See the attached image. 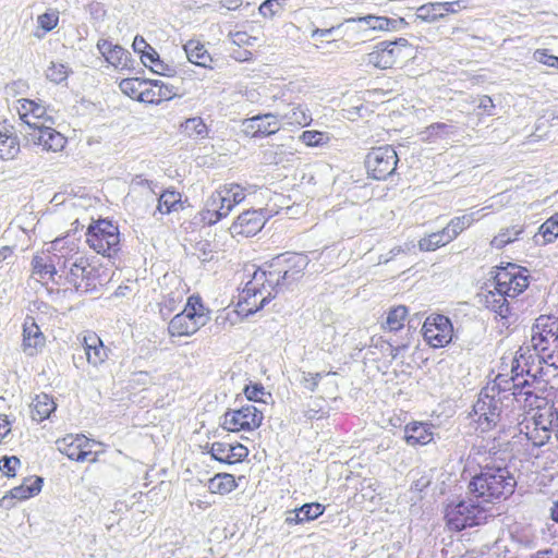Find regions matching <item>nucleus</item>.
<instances>
[{
    "label": "nucleus",
    "mask_w": 558,
    "mask_h": 558,
    "mask_svg": "<svg viewBox=\"0 0 558 558\" xmlns=\"http://www.w3.org/2000/svg\"><path fill=\"white\" fill-rule=\"evenodd\" d=\"M33 277L45 284L49 281L88 292L96 288L97 275L88 259L82 256L73 241L57 239L47 254L35 256L32 262Z\"/></svg>",
    "instance_id": "obj_1"
},
{
    "label": "nucleus",
    "mask_w": 558,
    "mask_h": 558,
    "mask_svg": "<svg viewBox=\"0 0 558 558\" xmlns=\"http://www.w3.org/2000/svg\"><path fill=\"white\" fill-rule=\"evenodd\" d=\"M472 454L480 466V472L469 483L470 493L483 502H494L511 496L517 480L508 466L497 460L496 452H482L480 448L474 447Z\"/></svg>",
    "instance_id": "obj_2"
},
{
    "label": "nucleus",
    "mask_w": 558,
    "mask_h": 558,
    "mask_svg": "<svg viewBox=\"0 0 558 558\" xmlns=\"http://www.w3.org/2000/svg\"><path fill=\"white\" fill-rule=\"evenodd\" d=\"M504 384H509L508 379L501 375L497 376L492 386L482 389L473 405L474 421L482 432L494 428L501 421L504 408L509 407L505 404V401L510 402V398Z\"/></svg>",
    "instance_id": "obj_3"
},
{
    "label": "nucleus",
    "mask_w": 558,
    "mask_h": 558,
    "mask_svg": "<svg viewBox=\"0 0 558 558\" xmlns=\"http://www.w3.org/2000/svg\"><path fill=\"white\" fill-rule=\"evenodd\" d=\"M531 347L534 355L529 359L537 360L538 364L558 367V318L541 315L532 327Z\"/></svg>",
    "instance_id": "obj_4"
},
{
    "label": "nucleus",
    "mask_w": 558,
    "mask_h": 558,
    "mask_svg": "<svg viewBox=\"0 0 558 558\" xmlns=\"http://www.w3.org/2000/svg\"><path fill=\"white\" fill-rule=\"evenodd\" d=\"M310 258L301 253H284L276 256L271 262L258 270L265 271L268 283L277 292L291 286L303 277Z\"/></svg>",
    "instance_id": "obj_5"
},
{
    "label": "nucleus",
    "mask_w": 558,
    "mask_h": 558,
    "mask_svg": "<svg viewBox=\"0 0 558 558\" xmlns=\"http://www.w3.org/2000/svg\"><path fill=\"white\" fill-rule=\"evenodd\" d=\"M277 293L275 288L268 283L265 271L255 269L238 295L236 312L244 316L254 314L270 302Z\"/></svg>",
    "instance_id": "obj_6"
},
{
    "label": "nucleus",
    "mask_w": 558,
    "mask_h": 558,
    "mask_svg": "<svg viewBox=\"0 0 558 558\" xmlns=\"http://www.w3.org/2000/svg\"><path fill=\"white\" fill-rule=\"evenodd\" d=\"M209 319V311L204 306L201 296L191 295L183 311L170 320L168 332L171 337L192 336L205 326Z\"/></svg>",
    "instance_id": "obj_7"
},
{
    "label": "nucleus",
    "mask_w": 558,
    "mask_h": 558,
    "mask_svg": "<svg viewBox=\"0 0 558 558\" xmlns=\"http://www.w3.org/2000/svg\"><path fill=\"white\" fill-rule=\"evenodd\" d=\"M245 199V191L239 184H225L215 191L206 203L204 220L209 225L226 218L233 207Z\"/></svg>",
    "instance_id": "obj_8"
},
{
    "label": "nucleus",
    "mask_w": 558,
    "mask_h": 558,
    "mask_svg": "<svg viewBox=\"0 0 558 558\" xmlns=\"http://www.w3.org/2000/svg\"><path fill=\"white\" fill-rule=\"evenodd\" d=\"M86 242L98 254L108 257L120 251V232L118 226L109 220H99L90 225L86 232Z\"/></svg>",
    "instance_id": "obj_9"
},
{
    "label": "nucleus",
    "mask_w": 558,
    "mask_h": 558,
    "mask_svg": "<svg viewBox=\"0 0 558 558\" xmlns=\"http://www.w3.org/2000/svg\"><path fill=\"white\" fill-rule=\"evenodd\" d=\"M445 520L450 530L462 531L468 527L481 525L487 520V511L484 507L472 500L448 505Z\"/></svg>",
    "instance_id": "obj_10"
},
{
    "label": "nucleus",
    "mask_w": 558,
    "mask_h": 558,
    "mask_svg": "<svg viewBox=\"0 0 558 558\" xmlns=\"http://www.w3.org/2000/svg\"><path fill=\"white\" fill-rule=\"evenodd\" d=\"M398 160L396 150L386 145L373 148L366 156L365 166L374 179L385 180L396 171Z\"/></svg>",
    "instance_id": "obj_11"
},
{
    "label": "nucleus",
    "mask_w": 558,
    "mask_h": 558,
    "mask_svg": "<svg viewBox=\"0 0 558 558\" xmlns=\"http://www.w3.org/2000/svg\"><path fill=\"white\" fill-rule=\"evenodd\" d=\"M264 415L256 407L247 404L239 410L225 413L222 427L229 432L254 430L263 422Z\"/></svg>",
    "instance_id": "obj_12"
},
{
    "label": "nucleus",
    "mask_w": 558,
    "mask_h": 558,
    "mask_svg": "<svg viewBox=\"0 0 558 558\" xmlns=\"http://www.w3.org/2000/svg\"><path fill=\"white\" fill-rule=\"evenodd\" d=\"M422 332L425 341L433 348H444L452 339L453 327L448 317L434 315L426 318Z\"/></svg>",
    "instance_id": "obj_13"
},
{
    "label": "nucleus",
    "mask_w": 558,
    "mask_h": 558,
    "mask_svg": "<svg viewBox=\"0 0 558 558\" xmlns=\"http://www.w3.org/2000/svg\"><path fill=\"white\" fill-rule=\"evenodd\" d=\"M496 286L499 291L509 299H514L521 294L529 286V277L515 265L502 269L495 277Z\"/></svg>",
    "instance_id": "obj_14"
},
{
    "label": "nucleus",
    "mask_w": 558,
    "mask_h": 558,
    "mask_svg": "<svg viewBox=\"0 0 558 558\" xmlns=\"http://www.w3.org/2000/svg\"><path fill=\"white\" fill-rule=\"evenodd\" d=\"M24 136L28 143L40 146L46 151H61L66 144V138L47 124L32 132H24Z\"/></svg>",
    "instance_id": "obj_15"
},
{
    "label": "nucleus",
    "mask_w": 558,
    "mask_h": 558,
    "mask_svg": "<svg viewBox=\"0 0 558 558\" xmlns=\"http://www.w3.org/2000/svg\"><path fill=\"white\" fill-rule=\"evenodd\" d=\"M16 110L21 120L27 126L25 132H32L33 130H37L43 125H46L47 122H52L51 118L47 116L46 108L41 104L34 100H17Z\"/></svg>",
    "instance_id": "obj_16"
},
{
    "label": "nucleus",
    "mask_w": 558,
    "mask_h": 558,
    "mask_svg": "<svg viewBox=\"0 0 558 558\" xmlns=\"http://www.w3.org/2000/svg\"><path fill=\"white\" fill-rule=\"evenodd\" d=\"M58 450L69 459L84 461L93 453V441L84 435H66L56 441Z\"/></svg>",
    "instance_id": "obj_17"
},
{
    "label": "nucleus",
    "mask_w": 558,
    "mask_h": 558,
    "mask_svg": "<svg viewBox=\"0 0 558 558\" xmlns=\"http://www.w3.org/2000/svg\"><path fill=\"white\" fill-rule=\"evenodd\" d=\"M266 222L262 210H246L238 216L236 220L230 227V233L235 236H253L257 234Z\"/></svg>",
    "instance_id": "obj_18"
},
{
    "label": "nucleus",
    "mask_w": 558,
    "mask_h": 558,
    "mask_svg": "<svg viewBox=\"0 0 558 558\" xmlns=\"http://www.w3.org/2000/svg\"><path fill=\"white\" fill-rule=\"evenodd\" d=\"M43 487V478L39 476L27 477L23 483L10 490V495H5L0 499V507H13V499L26 500L38 495Z\"/></svg>",
    "instance_id": "obj_19"
},
{
    "label": "nucleus",
    "mask_w": 558,
    "mask_h": 558,
    "mask_svg": "<svg viewBox=\"0 0 558 558\" xmlns=\"http://www.w3.org/2000/svg\"><path fill=\"white\" fill-rule=\"evenodd\" d=\"M400 59V49L387 41L378 43L366 56V63L378 69H390Z\"/></svg>",
    "instance_id": "obj_20"
},
{
    "label": "nucleus",
    "mask_w": 558,
    "mask_h": 558,
    "mask_svg": "<svg viewBox=\"0 0 558 558\" xmlns=\"http://www.w3.org/2000/svg\"><path fill=\"white\" fill-rule=\"evenodd\" d=\"M246 132L253 137L268 136L277 133L282 126L276 113L253 117L245 121Z\"/></svg>",
    "instance_id": "obj_21"
},
{
    "label": "nucleus",
    "mask_w": 558,
    "mask_h": 558,
    "mask_svg": "<svg viewBox=\"0 0 558 558\" xmlns=\"http://www.w3.org/2000/svg\"><path fill=\"white\" fill-rule=\"evenodd\" d=\"M281 126L304 128L313 121L310 109L302 104H289L284 110L278 111Z\"/></svg>",
    "instance_id": "obj_22"
},
{
    "label": "nucleus",
    "mask_w": 558,
    "mask_h": 558,
    "mask_svg": "<svg viewBox=\"0 0 558 558\" xmlns=\"http://www.w3.org/2000/svg\"><path fill=\"white\" fill-rule=\"evenodd\" d=\"M525 366L526 368H523L522 372H525L529 377H532V380L521 379L517 373L515 377L508 379L509 384H504L508 389L507 393L518 392V390H522L521 392H534L535 387L543 386V383L536 379L537 373H541L542 367H535L534 360L531 363L526 361Z\"/></svg>",
    "instance_id": "obj_23"
},
{
    "label": "nucleus",
    "mask_w": 558,
    "mask_h": 558,
    "mask_svg": "<svg viewBox=\"0 0 558 558\" xmlns=\"http://www.w3.org/2000/svg\"><path fill=\"white\" fill-rule=\"evenodd\" d=\"M45 344V336L33 317L27 316L23 324V351L34 356Z\"/></svg>",
    "instance_id": "obj_24"
},
{
    "label": "nucleus",
    "mask_w": 558,
    "mask_h": 558,
    "mask_svg": "<svg viewBox=\"0 0 558 558\" xmlns=\"http://www.w3.org/2000/svg\"><path fill=\"white\" fill-rule=\"evenodd\" d=\"M99 52L105 57L106 61L114 68L124 69L128 66L130 52L119 45H112L108 40H99L97 44Z\"/></svg>",
    "instance_id": "obj_25"
},
{
    "label": "nucleus",
    "mask_w": 558,
    "mask_h": 558,
    "mask_svg": "<svg viewBox=\"0 0 558 558\" xmlns=\"http://www.w3.org/2000/svg\"><path fill=\"white\" fill-rule=\"evenodd\" d=\"M454 134H457V128L453 124L436 122L422 130L418 137L424 143L434 144Z\"/></svg>",
    "instance_id": "obj_26"
},
{
    "label": "nucleus",
    "mask_w": 558,
    "mask_h": 558,
    "mask_svg": "<svg viewBox=\"0 0 558 558\" xmlns=\"http://www.w3.org/2000/svg\"><path fill=\"white\" fill-rule=\"evenodd\" d=\"M83 343L86 359L89 364L98 366L106 361L108 356L107 350L97 335L92 333L85 336Z\"/></svg>",
    "instance_id": "obj_27"
},
{
    "label": "nucleus",
    "mask_w": 558,
    "mask_h": 558,
    "mask_svg": "<svg viewBox=\"0 0 558 558\" xmlns=\"http://www.w3.org/2000/svg\"><path fill=\"white\" fill-rule=\"evenodd\" d=\"M484 305L501 318H507L510 315L509 298L499 291V287L496 284L494 290H489L484 295Z\"/></svg>",
    "instance_id": "obj_28"
},
{
    "label": "nucleus",
    "mask_w": 558,
    "mask_h": 558,
    "mask_svg": "<svg viewBox=\"0 0 558 558\" xmlns=\"http://www.w3.org/2000/svg\"><path fill=\"white\" fill-rule=\"evenodd\" d=\"M404 433V439L411 446L427 445L433 440V433L427 424H409L405 426Z\"/></svg>",
    "instance_id": "obj_29"
},
{
    "label": "nucleus",
    "mask_w": 558,
    "mask_h": 558,
    "mask_svg": "<svg viewBox=\"0 0 558 558\" xmlns=\"http://www.w3.org/2000/svg\"><path fill=\"white\" fill-rule=\"evenodd\" d=\"M487 207H484L480 210L472 211L469 214H464L459 217L452 218L449 223L445 227L446 231H448L451 241L458 238L465 229L470 228L475 221L480 220V213L485 210Z\"/></svg>",
    "instance_id": "obj_30"
},
{
    "label": "nucleus",
    "mask_w": 558,
    "mask_h": 558,
    "mask_svg": "<svg viewBox=\"0 0 558 558\" xmlns=\"http://www.w3.org/2000/svg\"><path fill=\"white\" fill-rule=\"evenodd\" d=\"M522 390H518V392L508 393L510 398V402L517 401L522 403L525 408L530 409H541L546 403V399L544 395V386L535 387L534 392H521Z\"/></svg>",
    "instance_id": "obj_31"
},
{
    "label": "nucleus",
    "mask_w": 558,
    "mask_h": 558,
    "mask_svg": "<svg viewBox=\"0 0 558 558\" xmlns=\"http://www.w3.org/2000/svg\"><path fill=\"white\" fill-rule=\"evenodd\" d=\"M54 410L56 403L53 399L46 393H41L36 396L33 401L32 417L37 422H43L48 418Z\"/></svg>",
    "instance_id": "obj_32"
},
{
    "label": "nucleus",
    "mask_w": 558,
    "mask_h": 558,
    "mask_svg": "<svg viewBox=\"0 0 558 558\" xmlns=\"http://www.w3.org/2000/svg\"><path fill=\"white\" fill-rule=\"evenodd\" d=\"M184 51L189 61L196 65L207 66V63L211 61L209 53L199 41L189 40L184 45Z\"/></svg>",
    "instance_id": "obj_33"
},
{
    "label": "nucleus",
    "mask_w": 558,
    "mask_h": 558,
    "mask_svg": "<svg viewBox=\"0 0 558 558\" xmlns=\"http://www.w3.org/2000/svg\"><path fill=\"white\" fill-rule=\"evenodd\" d=\"M452 242L448 231L444 228L440 231L433 232L418 241V248L422 252H432Z\"/></svg>",
    "instance_id": "obj_34"
},
{
    "label": "nucleus",
    "mask_w": 558,
    "mask_h": 558,
    "mask_svg": "<svg viewBox=\"0 0 558 558\" xmlns=\"http://www.w3.org/2000/svg\"><path fill=\"white\" fill-rule=\"evenodd\" d=\"M236 483L234 476L228 473L217 474L209 481V489L214 494H229L235 489Z\"/></svg>",
    "instance_id": "obj_35"
},
{
    "label": "nucleus",
    "mask_w": 558,
    "mask_h": 558,
    "mask_svg": "<svg viewBox=\"0 0 558 558\" xmlns=\"http://www.w3.org/2000/svg\"><path fill=\"white\" fill-rule=\"evenodd\" d=\"M181 202V194L174 190H167L158 197L156 211L161 215L170 214L177 210V206Z\"/></svg>",
    "instance_id": "obj_36"
},
{
    "label": "nucleus",
    "mask_w": 558,
    "mask_h": 558,
    "mask_svg": "<svg viewBox=\"0 0 558 558\" xmlns=\"http://www.w3.org/2000/svg\"><path fill=\"white\" fill-rule=\"evenodd\" d=\"M181 128L189 137L205 138L208 136V128L201 117L186 119Z\"/></svg>",
    "instance_id": "obj_37"
},
{
    "label": "nucleus",
    "mask_w": 558,
    "mask_h": 558,
    "mask_svg": "<svg viewBox=\"0 0 558 558\" xmlns=\"http://www.w3.org/2000/svg\"><path fill=\"white\" fill-rule=\"evenodd\" d=\"M20 150L17 138L11 133L0 130V158L12 159Z\"/></svg>",
    "instance_id": "obj_38"
},
{
    "label": "nucleus",
    "mask_w": 558,
    "mask_h": 558,
    "mask_svg": "<svg viewBox=\"0 0 558 558\" xmlns=\"http://www.w3.org/2000/svg\"><path fill=\"white\" fill-rule=\"evenodd\" d=\"M522 232V226H513L511 228L504 229L496 236H494L492 240V245L496 248H502L507 244L518 240Z\"/></svg>",
    "instance_id": "obj_39"
},
{
    "label": "nucleus",
    "mask_w": 558,
    "mask_h": 558,
    "mask_svg": "<svg viewBox=\"0 0 558 558\" xmlns=\"http://www.w3.org/2000/svg\"><path fill=\"white\" fill-rule=\"evenodd\" d=\"M146 81L138 77L124 78L120 82L119 87L123 94L140 101L141 92H143Z\"/></svg>",
    "instance_id": "obj_40"
},
{
    "label": "nucleus",
    "mask_w": 558,
    "mask_h": 558,
    "mask_svg": "<svg viewBox=\"0 0 558 558\" xmlns=\"http://www.w3.org/2000/svg\"><path fill=\"white\" fill-rule=\"evenodd\" d=\"M408 315V308L403 305H399L397 307L391 308L388 312L386 318V327L390 331H398L403 327V323Z\"/></svg>",
    "instance_id": "obj_41"
},
{
    "label": "nucleus",
    "mask_w": 558,
    "mask_h": 558,
    "mask_svg": "<svg viewBox=\"0 0 558 558\" xmlns=\"http://www.w3.org/2000/svg\"><path fill=\"white\" fill-rule=\"evenodd\" d=\"M440 9L438 2L425 3L417 8L416 17L425 22H435L444 17Z\"/></svg>",
    "instance_id": "obj_42"
},
{
    "label": "nucleus",
    "mask_w": 558,
    "mask_h": 558,
    "mask_svg": "<svg viewBox=\"0 0 558 558\" xmlns=\"http://www.w3.org/2000/svg\"><path fill=\"white\" fill-rule=\"evenodd\" d=\"M71 73L70 68L66 64L59 62H51L46 71V77L56 84L64 82Z\"/></svg>",
    "instance_id": "obj_43"
},
{
    "label": "nucleus",
    "mask_w": 558,
    "mask_h": 558,
    "mask_svg": "<svg viewBox=\"0 0 558 558\" xmlns=\"http://www.w3.org/2000/svg\"><path fill=\"white\" fill-rule=\"evenodd\" d=\"M356 21L365 23L372 29L389 31L395 27L396 21L386 16L366 15L359 17Z\"/></svg>",
    "instance_id": "obj_44"
},
{
    "label": "nucleus",
    "mask_w": 558,
    "mask_h": 558,
    "mask_svg": "<svg viewBox=\"0 0 558 558\" xmlns=\"http://www.w3.org/2000/svg\"><path fill=\"white\" fill-rule=\"evenodd\" d=\"M539 234L544 238V243H550L558 238V214L548 218L539 227Z\"/></svg>",
    "instance_id": "obj_45"
},
{
    "label": "nucleus",
    "mask_w": 558,
    "mask_h": 558,
    "mask_svg": "<svg viewBox=\"0 0 558 558\" xmlns=\"http://www.w3.org/2000/svg\"><path fill=\"white\" fill-rule=\"evenodd\" d=\"M304 522L317 519L324 513L325 507L318 502L305 504L299 508Z\"/></svg>",
    "instance_id": "obj_46"
},
{
    "label": "nucleus",
    "mask_w": 558,
    "mask_h": 558,
    "mask_svg": "<svg viewBox=\"0 0 558 558\" xmlns=\"http://www.w3.org/2000/svg\"><path fill=\"white\" fill-rule=\"evenodd\" d=\"M229 451H231L229 444L216 441L211 444L209 453L215 460L228 463V461H230V456H228Z\"/></svg>",
    "instance_id": "obj_47"
},
{
    "label": "nucleus",
    "mask_w": 558,
    "mask_h": 558,
    "mask_svg": "<svg viewBox=\"0 0 558 558\" xmlns=\"http://www.w3.org/2000/svg\"><path fill=\"white\" fill-rule=\"evenodd\" d=\"M158 95L157 86H155V81H146L145 87L143 88V92H141V99L142 102L147 104H159L161 102L160 97Z\"/></svg>",
    "instance_id": "obj_48"
},
{
    "label": "nucleus",
    "mask_w": 558,
    "mask_h": 558,
    "mask_svg": "<svg viewBox=\"0 0 558 558\" xmlns=\"http://www.w3.org/2000/svg\"><path fill=\"white\" fill-rule=\"evenodd\" d=\"M21 461L17 457H3L0 460V471L7 476H14L16 469L20 466Z\"/></svg>",
    "instance_id": "obj_49"
},
{
    "label": "nucleus",
    "mask_w": 558,
    "mask_h": 558,
    "mask_svg": "<svg viewBox=\"0 0 558 558\" xmlns=\"http://www.w3.org/2000/svg\"><path fill=\"white\" fill-rule=\"evenodd\" d=\"M300 140L307 146H319L325 143L326 136L319 131H304Z\"/></svg>",
    "instance_id": "obj_50"
},
{
    "label": "nucleus",
    "mask_w": 558,
    "mask_h": 558,
    "mask_svg": "<svg viewBox=\"0 0 558 558\" xmlns=\"http://www.w3.org/2000/svg\"><path fill=\"white\" fill-rule=\"evenodd\" d=\"M533 59L542 64L558 69V57L549 53L547 49H537L533 53Z\"/></svg>",
    "instance_id": "obj_51"
},
{
    "label": "nucleus",
    "mask_w": 558,
    "mask_h": 558,
    "mask_svg": "<svg viewBox=\"0 0 558 558\" xmlns=\"http://www.w3.org/2000/svg\"><path fill=\"white\" fill-rule=\"evenodd\" d=\"M286 0H266L259 7V13L265 17L274 16Z\"/></svg>",
    "instance_id": "obj_52"
},
{
    "label": "nucleus",
    "mask_w": 558,
    "mask_h": 558,
    "mask_svg": "<svg viewBox=\"0 0 558 558\" xmlns=\"http://www.w3.org/2000/svg\"><path fill=\"white\" fill-rule=\"evenodd\" d=\"M322 377H323L322 373L302 372V377L300 379V383L303 385L304 388L308 389L310 391H315Z\"/></svg>",
    "instance_id": "obj_53"
},
{
    "label": "nucleus",
    "mask_w": 558,
    "mask_h": 558,
    "mask_svg": "<svg viewBox=\"0 0 558 558\" xmlns=\"http://www.w3.org/2000/svg\"><path fill=\"white\" fill-rule=\"evenodd\" d=\"M59 17L56 13H44L40 14L37 19V22L39 26L45 29L46 32H49L53 29L58 24Z\"/></svg>",
    "instance_id": "obj_54"
},
{
    "label": "nucleus",
    "mask_w": 558,
    "mask_h": 558,
    "mask_svg": "<svg viewBox=\"0 0 558 558\" xmlns=\"http://www.w3.org/2000/svg\"><path fill=\"white\" fill-rule=\"evenodd\" d=\"M244 393L246 398L251 401H263V396L265 395V388L262 384H254L246 386L244 388Z\"/></svg>",
    "instance_id": "obj_55"
},
{
    "label": "nucleus",
    "mask_w": 558,
    "mask_h": 558,
    "mask_svg": "<svg viewBox=\"0 0 558 558\" xmlns=\"http://www.w3.org/2000/svg\"><path fill=\"white\" fill-rule=\"evenodd\" d=\"M155 86H157L158 95L160 97V100H169L173 96H175V88L172 85L166 84L163 81L156 80Z\"/></svg>",
    "instance_id": "obj_56"
},
{
    "label": "nucleus",
    "mask_w": 558,
    "mask_h": 558,
    "mask_svg": "<svg viewBox=\"0 0 558 558\" xmlns=\"http://www.w3.org/2000/svg\"><path fill=\"white\" fill-rule=\"evenodd\" d=\"M230 450L231 451L228 453V456H230V461H228V464L240 462L244 460L248 454L247 448L240 444L235 446L230 445Z\"/></svg>",
    "instance_id": "obj_57"
},
{
    "label": "nucleus",
    "mask_w": 558,
    "mask_h": 558,
    "mask_svg": "<svg viewBox=\"0 0 558 558\" xmlns=\"http://www.w3.org/2000/svg\"><path fill=\"white\" fill-rule=\"evenodd\" d=\"M149 69L159 75L170 76L174 73L173 68L165 63L160 58H156V62L154 64H149Z\"/></svg>",
    "instance_id": "obj_58"
},
{
    "label": "nucleus",
    "mask_w": 558,
    "mask_h": 558,
    "mask_svg": "<svg viewBox=\"0 0 558 558\" xmlns=\"http://www.w3.org/2000/svg\"><path fill=\"white\" fill-rule=\"evenodd\" d=\"M438 3L441 7L440 10H441L442 16H446V14H448V13H457L458 11L466 8V5L464 4V1H462V0H457V1H452V2H438Z\"/></svg>",
    "instance_id": "obj_59"
},
{
    "label": "nucleus",
    "mask_w": 558,
    "mask_h": 558,
    "mask_svg": "<svg viewBox=\"0 0 558 558\" xmlns=\"http://www.w3.org/2000/svg\"><path fill=\"white\" fill-rule=\"evenodd\" d=\"M232 40L236 45H248L252 46L256 41L255 37L247 35L244 32H236L232 35Z\"/></svg>",
    "instance_id": "obj_60"
},
{
    "label": "nucleus",
    "mask_w": 558,
    "mask_h": 558,
    "mask_svg": "<svg viewBox=\"0 0 558 558\" xmlns=\"http://www.w3.org/2000/svg\"><path fill=\"white\" fill-rule=\"evenodd\" d=\"M156 58H159V54L151 46L141 56L143 64L147 68L156 62Z\"/></svg>",
    "instance_id": "obj_61"
},
{
    "label": "nucleus",
    "mask_w": 558,
    "mask_h": 558,
    "mask_svg": "<svg viewBox=\"0 0 558 558\" xmlns=\"http://www.w3.org/2000/svg\"><path fill=\"white\" fill-rule=\"evenodd\" d=\"M150 48V45L146 43V40L142 36H136L133 41V49L135 52L140 53L141 56L146 52L147 49Z\"/></svg>",
    "instance_id": "obj_62"
},
{
    "label": "nucleus",
    "mask_w": 558,
    "mask_h": 558,
    "mask_svg": "<svg viewBox=\"0 0 558 558\" xmlns=\"http://www.w3.org/2000/svg\"><path fill=\"white\" fill-rule=\"evenodd\" d=\"M286 523L289 525L304 523L299 509L288 512Z\"/></svg>",
    "instance_id": "obj_63"
},
{
    "label": "nucleus",
    "mask_w": 558,
    "mask_h": 558,
    "mask_svg": "<svg viewBox=\"0 0 558 558\" xmlns=\"http://www.w3.org/2000/svg\"><path fill=\"white\" fill-rule=\"evenodd\" d=\"M11 430V422L7 416L0 415V441L5 438V436Z\"/></svg>",
    "instance_id": "obj_64"
}]
</instances>
